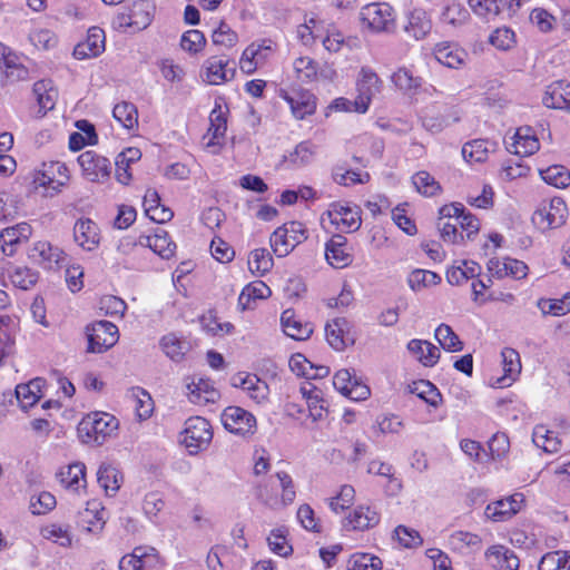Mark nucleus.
Returning a JSON list of instances; mask_svg holds the SVG:
<instances>
[{
	"label": "nucleus",
	"instance_id": "a878e982",
	"mask_svg": "<svg viewBox=\"0 0 570 570\" xmlns=\"http://www.w3.org/2000/svg\"><path fill=\"white\" fill-rule=\"evenodd\" d=\"M281 323L284 333L297 341L307 340L313 333V326L309 323H303L297 320L292 309H285L281 316Z\"/></svg>",
	"mask_w": 570,
	"mask_h": 570
},
{
	"label": "nucleus",
	"instance_id": "6e6d98bb",
	"mask_svg": "<svg viewBox=\"0 0 570 570\" xmlns=\"http://www.w3.org/2000/svg\"><path fill=\"white\" fill-rule=\"evenodd\" d=\"M538 306L543 314L566 315L570 312V293L559 299H540Z\"/></svg>",
	"mask_w": 570,
	"mask_h": 570
},
{
	"label": "nucleus",
	"instance_id": "393cba45",
	"mask_svg": "<svg viewBox=\"0 0 570 570\" xmlns=\"http://www.w3.org/2000/svg\"><path fill=\"white\" fill-rule=\"evenodd\" d=\"M542 101L548 108L570 110V83H552L548 87Z\"/></svg>",
	"mask_w": 570,
	"mask_h": 570
},
{
	"label": "nucleus",
	"instance_id": "20e7f679",
	"mask_svg": "<svg viewBox=\"0 0 570 570\" xmlns=\"http://www.w3.org/2000/svg\"><path fill=\"white\" fill-rule=\"evenodd\" d=\"M307 238V230L299 222H289L278 227L271 235V246L278 257L288 255L298 244Z\"/></svg>",
	"mask_w": 570,
	"mask_h": 570
},
{
	"label": "nucleus",
	"instance_id": "a19ab883",
	"mask_svg": "<svg viewBox=\"0 0 570 570\" xmlns=\"http://www.w3.org/2000/svg\"><path fill=\"white\" fill-rule=\"evenodd\" d=\"M490 146L493 144L484 139L469 141L462 147V156L470 163H483L488 158Z\"/></svg>",
	"mask_w": 570,
	"mask_h": 570
},
{
	"label": "nucleus",
	"instance_id": "2eb2a0df",
	"mask_svg": "<svg viewBox=\"0 0 570 570\" xmlns=\"http://www.w3.org/2000/svg\"><path fill=\"white\" fill-rule=\"evenodd\" d=\"M326 340L336 351H343L347 345L354 343L351 333L350 322L344 317L334 318L325 327Z\"/></svg>",
	"mask_w": 570,
	"mask_h": 570
},
{
	"label": "nucleus",
	"instance_id": "bf43d9fd",
	"mask_svg": "<svg viewBox=\"0 0 570 570\" xmlns=\"http://www.w3.org/2000/svg\"><path fill=\"white\" fill-rule=\"evenodd\" d=\"M394 85L404 92L416 90L421 86V79L414 77L406 68H400L392 76Z\"/></svg>",
	"mask_w": 570,
	"mask_h": 570
},
{
	"label": "nucleus",
	"instance_id": "37998d69",
	"mask_svg": "<svg viewBox=\"0 0 570 570\" xmlns=\"http://www.w3.org/2000/svg\"><path fill=\"white\" fill-rule=\"evenodd\" d=\"M541 178L549 185L564 188L570 185V171L561 165H553L540 170Z\"/></svg>",
	"mask_w": 570,
	"mask_h": 570
},
{
	"label": "nucleus",
	"instance_id": "774afa93",
	"mask_svg": "<svg viewBox=\"0 0 570 570\" xmlns=\"http://www.w3.org/2000/svg\"><path fill=\"white\" fill-rule=\"evenodd\" d=\"M566 551L546 553L538 566V570H566Z\"/></svg>",
	"mask_w": 570,
	"mask_h": 570
},
{
	"label": "nucleus",
	"instance_id": "e2e57ef3",
	"mask_svg": "<svg viewBox=\"0 0 570 570\" xmlns=\"http://www.w3.org/2000/svg\"><path fill=\"white\" fill-rule=\"evenodd\" d=\"M206 43L205 36L202 31L191 29L186 31L180 40V47L183 50L190 53L199 52Z\"/></svg>",
	"mask_w": 570,
	"mask_h": 570
},
{
	"label": "nucleus",
	"instance_id": "39448f33",
	"mask_svg": "<svg viewBox=\"0 0 570 570\" xmlns=\"http://www.w3.org/2000/svg\"><path fill=\"white\" fill-rule=\"evenodd\" d=\"M88 338L87 352L104 353L112 347L118 338V327L108 321H98L86 327Z\"/></svg>",
	"mask_w": 570,
	"mask_h": 570
},
{
	"label": "nucleus",
	"instance_id": "0e129e2a",
	"mask_svg": "<svg viewBox=\"0 0 570 570\" xmlns=\"http://www.w3.org/2000/svg\"><path fill=\"white\" fill-rule=\"evenodd\" d=\"M213 43L216 46H222L225 48L234 47L238 41V36L235 31L230 29V27L222 22L217 29L214 30L212 35Z\"/></svg>",
	"mask_w": 570,
	"mask_h": 570
},
{
	"label": "nucleus",
	"instance_id": "4c0bfd02",
	"mask_svg": "<svg viewBox=\"0 0 570 570\" xmlns=\"http://www.w3.org/2000/svg\"><path fill=\"white\" fill-rule=\"evenodd\" d=\"M532 441L538 448H542L548 453L558 452L561 445L557 433L548 430L544 425H537L534 428Z\"/></svg>",
	"mask_w": 570,
	"mask_h": 570
},
{
	"label": "nucleus",
	"instance_id": "1a4fd4ad",
	"mask_svg": "<svg viewBox=\"0 0 570 570\" xmlns=\"http://www.w3.org/2000/svg\"><path fill=\"white\" fill-rule=\"evenodd\" d=\"M29 258L45 269L61 267L66 254L58 247L47 240L36 242L29 250Z\"/></svg>",
	"mask_w": 570,
	"mask_h": 570
},
{
	"label": "nucleus",
	"instance_id": "de8ad7c7",
	"mask_svg": "<svg viewBox=\"0 0 570 570\" xmlns=\"http://www.w3.org/2000/svg\"><path fill=\"white\" fill-rule=\"evenodd\" d=\"M255 497L262 504H264L265 507H267L272 510L282 509V505L279 502V497L277 495L276 491L274 490V488L271 483V480H266L256 485Z\"/></svg>",
	"mask_w": 570,
	"mask_h": 570
},
{
	"label": "nucleus",
	"instance_id": "69168bd1",
	"mask_svg": "<svg viewBox=\"0 0 570 570\" xmlns=\"http://www.w3.org/2000/svg\"><path fill=\"white\" fill-rule=\"evenodd\" d=\"M468 3L474 13L485 17L488 14H499L503 0H468Z\"/></svg>",
	"mask_w": 570,
	"mask_h": 570
},
{
	"label": "nucleus",
	"instance_id": "a18cd8bd",
	"mask_svg": "<svg viewBox=\"0 0 570 570\" xmlns=\"http://www.w3.org/2000/svg\"><path fill=\"white\" fill-rule=\"evenodd\" d=\"M416 190L425 197H433L441 193L439 181L428 171L421 170L412 177Z\"/></svg>",
	"mask_w": 570,
	"mask_h": 570
},
{
	"label": "nucleus",
	"instance_id": "052dcab7",
	"mask_svg": "<svg viewBox=\"0 0 570 570\" xmlns=\"http://www.w3.org/2000/svg\"><path fill=\"white\" fill-rule=\"evenodd\" d=\"M267 542L271 550L281 557H287L293 552V548L288 544L285 530L283 529L273 530L267 538Z\"/></svg>",
	"mask_w": 570,
	"mask_h": 570
},
{
	"label": "nucleus",
	"instance_id": "4468645a",
	"mask_svg": "<svg viewBox=\"0 0 570 570\" xmlns=\"http://www.w3.org/2000/svg\"><path fill=\"white\" fill-rule=\"evenodd\" d=\"M523 501V494L514 493L509 498L488 504L485 515L494 522L505 521L521 510Z\"/></svg>",
	"mask_w": 570,
	"mask_h": 570
},
{
	"label": "nucleus",
	"instance_id": "cd10ccee",
	"mask_svg": "<svg viewBox=\"0 0 570 570\" xmlns=\"http://www.w3.org/2000/svg\"><path fill=\"white\" fill-rule=\"evenodd\" d=\"M332 222L342 224L348 230H357L361 226V217L357 207L352 208L342 204H333L328 212Z\"/></svg>",
	"mask_w": 570,
	"mask_h": 570
},
{
	"label": "nucleus",
	"instance_id": "680f3d73",
	"mask_svg": "<svg viewBox=\"0 0 570 570\" xmlns=\"http://www.w3.org/2000/svg\"><path fill=\"white\" fill-rule=\"evenodd\" d=\"M131 396L135 399V409L139 420L148 419L153 412L150 395L146 391L136 387L131 390Z\"/></svg>",
	"mask_w": 570,
	"mask_h": 570
},
{
	"label": "nucleus",
	"instance_id": "5701e85b",
	"mask_svg": "<svg viewBox=\"0 0 570 570\" xmlns=\"http://www.w3.org/2000/svg\"><path fill=\"white\" fill-rule=\"evenodd\" d=\"M448 546L454 552L468 554L481 549L482 539L476 533L459 530L449 535Z\"/></svg>",
	"mask_w": 570,
	"mask_h": 570
},
{
	"label": "nucleus",
	"instance_id": "2f4dec72",
	"mask_svg": "<svg viewBox=\"0 0 570 570\" xmlns=\"http://www.w3.org/2000/svg\"><path fill=\"white\" fill-rule=\"evenodd\" d=\"M227 129L226 112L222 106L217 105L209 115V128L207 135L210 139L207 142L208 147L219 145V139L224 138Z\"/></svg>",
	"mask_w": 570,
	"mask_h": 570
},
{
	"label": "nucleus",
	"instance_id": "ddd939ff",
	"mask_svg": "<svg viewBox=\"0 0 570 570\" xmlns=\"http://www.w3.org/2000/svg\"><path fill=\"white\" fill-rule=\"evenodd\" d=\"M325 257L334 268H344L352 264L353 255L348 248L347 238L336 234L325 245Z\"/></svg>",
	"mask_w": 570,
	"mask_h": 570
},
{
	"label": "nucleus",
	"instance_id": "f8f14e48",
	"mask_svg": "<svg viewBox=\"0 0 570 570\" xmlns=\"http://www.w3.org/2000/svg\"><path fill=\"white\" fill-rule=\"evenodd\" d=\"M232 385L240 387L257 404L264 403L268 400L269 386L256 374L238 373L232 377Z\"/></svg>",
	"mask_w": 570,
	"mask_h": 570
},
{
	"label": "nucleus",
	"instance_id": "8fccbe9b",
	"mask_svg": "<svg viewBox=\"0 0 570 570\" xmlns=\"http://www.w3.org/2000/svg\"><path fill=\"white\" fill-rule=\"evenodd\" d=\"M347 570H382V560L371 553H354L348 559Z\"/></svg>",
	"mask_w": 570,
	"mask_h": 570
},
{
	"label": "nucleus",
	"instance_id": "412c9836",
	"mask_svg": "<svg viewBox=\"0 0 570 570\" xmlns=\"http://www.w3.org/2000/svg\"><path fill=\"white\" fill-rule=\"evenodd\" d=\"M32 234V228L27 223H19L14 226L7 227L0 233L1 247L6 255L12 256L16 253V246L21 242H26Z\"/></svg>",
	"mask_w": 570,
	"mask_h": 570
},
{
	"label": "nucleus",
	"instance_id": "aec40b11",
	"mask_svg": "<svg viewBox=\"0 0 570 570\" xmlns=\"http://www.w3.org/2000/svg\"><path fill=\"white\" fill-rule=\"evenodd\" d=\"M105 49V32L98 27L88 30L87 39L78 43L73 49L77 59H86L99 56Z\"/></svg>",
	"mask_w": 570,
	"mask_h": 570
},
{
	"label": "nucleus",
	"instance_id": "c85d7f7f",
	"mask_svg": "<svg viewBox=\"0 0 570 570\" xmlns=\"http://www.w3.org/2000/svg\"><path fill=\"white\" fill-rule=\"evenodd\" d=\"M504 375L498 380L500 386H508L521 372L519 353L511 347H504L501 352Z\"/></svg>",
	"mask_w": 570,
	"mask_h": 570
},
{
	"label": "nucleus",
	"instance_id": "58836bf2",
	"mask_svg": "<svg viewBox=\"0 0 570 570\" xmlns=\"http://www.w3.org/2000/svg\"><path fill=\"white\" fill-rule=\"evenodd\" d=\"M9 278L14 287L27 291L37 284L39 274L27 266H14L9 269Z\"/></svg>",
	"mask_w": 570,
	"mask_h": 570
},
{
	"label": "nucleus",
	"instance_id": "13d9d810",
	"mask_svg": "<svg viewBox=\"0 0 570 570\" xmlns=\"http://www.w3.org/2000/svg\"><path fill=\"white\" fill-rule=\"evenodd\" d=\"M112 115L127 129H131L137 124V109L130 102L117 104L114 107Z\"/></svg>",
	"mask_w": 570,
	"mask_h": 570
},
{
	"label": "nucleus",
	"instance_id": "bb28decb",
	"mask_svg": "<svg viewBox=\"0 0 570 570\" xmlns=\"http://www.w3.org/2000/svg\"><path fill=\"white\" fill-rule=\"evenodd\" d=\"M407 350L424 366H434L440 358V350L429 341L411 340Z\"/></svg>",
	"mask_w": 570,
	"mask_h": 570
},
{
	"label": "nucleus",
	"instance_id": "f03ea898",
	"mask_svg": "<svg viewBox=\"0 0 570 570\" xmlns=\"http://www.w3.org/2000/svg\"><path fill=\"white\" fill-rule=\"evenodd\" d=\"M360 19L374 33H393L396 29L394 9L386 2H373L364 6Z\"/></svg>",
	"mask_w": 570,
	"mask_h": 570
},
{
	"label": "nucleus",
	"instance_id": "b1692460",
	"mask_svg": "<svg viewBox=\"0 0 570 570\" xmlns=\"http://www.w3.org/2000/svg\"><path fill=\"white\" fill-rule=\"evenodd\" d=\"M513 139L514 141L511 147L515 155L522 157L531 156L540 148L539 139L531 127H520L515 131Z\"/></svg>",
	"mask_w": 570,
	"mask_h": 570
},
{
	"label": "nucleus",
	"instance_id": "0eeeda50",
	"mask_svg": "<svg viewBox=\"0 0 570 570\" xmlns=\"http://www.w3.org/2000/svg\"><path fill=\"white\" fill-rule=\"evenodd\" d=\"M222 422L226 430L238 435L254 434L256 431L255 416L239 406H228L222 413Z\"/></svg>",
	"mask_w": 570,
	"mask_h": 570
},
{
	"label": "nucleus",
	"instance_id": "f3484780",
	"mask_svg": "<svg viewBox=\"0 0 570 570\" xmlns=\"http://www.w3.org/2000/svg\"><path fill=\"white\" fill-rule=\"evenodd\" d=\"M68 173L69 170L65 164L59 161L50 163L49 165H45V169L37 174L35 183L39 186H48L55 191H59L69 180Z\"/></svg>",
	"mask_w": 570,
	"mask_h": 570
},
{
	"label": "nucleus",
	"instance_id": "6ab92c4d",
	"mask_svg": "<svg viewBox=\"0 0 570 570\" xmlns=\"http://www.w3.org/2000/svg\"><path fill=\"white\" fill-rule=\"evenodd\" d=\"M73 239L85 250H94L100 242L98 225L89 218H80L73 226Z\"/></svg>",
	"mask_w": 570,
	"mask_h": 570
},
{
	"label": "nucleus",
	"instance_id": "c756f323",
	"mask_svg": "<svg viewBox=\"0 0 570 570\" xmlns=\"http://www.w3.org/2000/svg\"><path fill=\"white\" fill-rule=\"evenodd\" d=\"M60 483L67 489L78 491L80 487L86 485V466L81 462H76L61 469L57 473Z\"/></svg>",
	"mask_w": 570,
	"mask_h": 570
},
{
	"label": "nucleus",
	"instance_id": "3c124183",
	"mask_svg": "<svg viewBox=\"0 0 570 570\" xmlns=\"http://www.w3.org/2000/svg\"><path fill=\"white\" fill-rule=\"evenodd\" d=\"M440 282L441 277L436 273L425 269H415L407 277L409 286L413 291H420L424 287L436 285Z\"/></svg>",
	"mask_w": 570,
	"mask_h": 570
},
{
	"label": "nucleus",
	"instance_id": "603ef678",
	"mask_svg": "<svg viewBox=\"0 0 570 570\" xmlns=\"http://www.w3.org/2000/svg\"><path fill=\"white\" fill-rule=\"evenodd\" d=\"M287 100L291 105L293 115L297 119H303L305 116L312 115L315 111V98L309 92L303 94L298 99L289 97Z\"/></svg>",
	"mask_w": 570,
	"mask_h": 570
},
{
	"label": "nucleus",
	"instance_id": "f257e3e1",
	"mask_svg": "<svg viewBox=\"0 0 570 570\" xmlns=\"http://www.w3.org/2000/svg\"><path fill=\"white\" fill-rule=\"evenodd\" d=\"M118 420L106 412L88 414L79 423L78 431L85 443L101 445L118 429Z\"/></svg>",
	"mask_w": 570,
	"mask_h": 570
},
{
	"label": "nucleus",
	"instance_id": "4d7b16f0",
	"mask_svg": "<svg viewBox=\"0 0 570 570\" xmlns=\"http://www.w3.org/2000/svg\"><path fill=\"white\" fill-rule=\"evenodd\" d=\"M160 346L173 361H180L187 348V344L175 334L165 335L160 341Z\"/></svg>",
	"mask_w": 570,
	"mask_h": 570
},
{
	"label": "nucleus",
	"instance_id": "423d86ee",
	"mask_svg": "<svg viewBox=\"0 0 570 570\" xmlns=\"http://www.w3.org/2000/svg\"><path fill=\"white\" fill-rule=\"evenodd\" d=\"M568 217L566 202L560 197H554L548 205L537 209L532 215L533 224L541 230L558 228L562 226Z\"/></svg>",
	"mask_w": 570,
	"mask_h": 570
},
{
	"label": "nucleus",
	"instance_id": "dca6fc26",
	"mask_svg": "<svg viewBox=\"0 0 570 570\" xmlns=\"http://www.w3.org/2000/svg\"><path fill=\"white\" fill-rule=\"evenodd\" d=\"M433 55L438 62L453 69L465 65L469 57L468 52L459 45L448 41L436 43Z\"/></svg>",
	"mask_w": 570,
	"mask_h": 570
},
{
	"label": "nucleus",
	"instance_id": "c9c22d12",
	"mask_svg": "<svg viewBox=\"0 0 570 570\" xmlns=\"http://www.w3.org/2000/svg\"><path fill=\"white\" fill-rule=\"evenodd\" d=\"M41 379L30 381L28 384H19L16 387V396L23 410L35 405L40 399V387L42 385Z\"/></svg>",
	"mask_w": 570,
	"mask_h": 570
},
{
	"label": "nucleus",
	"instance_id": "09e8293b",
	"mask_svg": "<svg viewBox=\"0 0 570 570\" xmlns=\"http://www.w3.org/2000/svg\"><path fill=\"white\" fill-rule=\"evenodd\" d=\"M469 18V11L459 2L448 4L441 13V20L453 27L464 24Z\"/></svg>",
	"mask_w": 570,
	"mask_h": 570
},
{
	"label": "nucleus",
	"instance_id": "4be33fe9",
	"mask_svg": "<svg viewBox=\"0 0 570 570\" xmlns=\"http://www.w3.org/2000/svg\"><path fill=\"white\" fill-rule=\"evenodd\" d=\"M432 29V21L424 9L415 8L407 14L404 31L415 40L424 39Z\"/></svg>",
	"mask_w": 570,
	"mask_h": 570
},
{
	"label": "nucleus",
	"instance_id": "72a5a7b5",
	"mask_svg": "<svg viewBox=\"0 0 570 570\" xmlns=\"http://www.w3.org/2000/svg\"><path fill=\"white\" fill-rule=\"evenodd\" d=\"M380 521L379 514L370 507H357L348 517L346 527L352 530H365Z\"/></svg>",
	"mask_w": 570,
	"mask_h": 570
},
{
	"label": "nucleus",
	"instance_id": "f704fd0d",
	"mask_svg": "<svg viewBox=\"0 0 570 570\" xmlns=\"http://www.w3.org/2000/svg\"><path fill=\"white\" fill-rule=\"evenodd\" d=\"M97 480L107 494L114 495L120 488L122 476L115 466L101 464L97 472Z\"/></svg>",
	"mask_w": 570,
	"mask_h": 570
},
{
	"label": "nucleus",
	"instance_id": "338daca9",
	"mask_svg": "<svg viewBox=\"0 0 570 570\" xmlns=\"http://www.w3.org/2000/svg\"><path fill=\"white\" fill-rule=\"evenodd\" d=\"M56 498L50 492H41L37 498L30 500V510L32 514H45L56 507Z\"/></svg>",
	"mask_w": 570,
	"mask_h": 570
},
{
	"label": "nucleus",
	"instance_id": "ea45409f",
	"mask_svg": "<svg viewBox=\"0 0 570 570\" xmlns=\"http://www.w3.org/2000/svg\"><path fill=\"white\" fill-rule=\"evenodd\" d=\"M132 22V30L140 31L146 29L153 20L151 7L144 0H138L129 8Z\"/></svg>",
	"mask_w": 570,
	"mask_h": 570
},
{
	"label": "nucleus",
	"instance_id": "a211bd4d",
	"mask_svg": "<svg viewBox=\"0 0 570 570\" xmlns=\"http://www.w3.org/2000/svg\"><path fill=\"white\" fill-rule=\"evenodd\" d=\"M484 557L494 570H518L520 567V560L514 551L502 544L491 546Z\"/></svg>",
	"mask_w": 570,
	"mask_h": 570
},
{
	"label": "nucleus",
	"instance_id": "6e6552de",
	"mask_svg": "<svg viewBox=\"0 0 570 570\" xmlns=\"http://www.w3.org/2000/svg\"><path fill=\"white\" fill-rule=\"evenodd\" d=\"M78 163L83 176L94 183H101L109 178L111 163L108 158L98 155L94 150H87L78 157Z\"/></svg>",
	"mask_w": 570,
	"mask_h": 570
},
{
	"label": "nucleus",
	"instance_id": "79ce46f5",
	"mask_svg": "<svg viewBox=\"0 0 570 570\" xmlns=\"http://www.w3.org/2000/svg\"><path fill=\"white\" fill-rule=\"evenodd\" d=\"M33 94L37 98L40 110L46 112L53 109L57 98V90L50 86V81H37L33 85Z\"/></svg>",
	"mask_w": 570,
	"mask_h": 570
},
{
	"label": "nucleus",
	"instance_id": "9d476101",
	"mask_svg": "<svg viewBox=\"0 0 570 570\" xmlns=\"http://www.w3.org/2000/svg\"><path fill=\"white\" fill-rule=\"evenodd\" d=\"M361 78L357 81V97L353 105L358 112L368 109L372 98L380 92L381 80L377 75L367 68H362Z\"/></svg>",
	"mask_w": 570,
	"mask_h": 570
},
{
	"label": "nucleus",
	"instance_id": "c03bdc74",
	"mask_svg": "<svg viewBox=\"0 0 570 570\" xmlns=\"http://www.w3.org/2000/svg\"><path fill=\"white\" fill-rule=\"evenodd\" d=\"M434 336L440 345L448 352H459L463 350V343L454 333L451 326L441 324L436 327Z\"/></svg>",
	"mask_w": 570,
	"mask_h": 570
},
{
	"label": "nucleus",
	"instance_id": "9b49d317",
	"mask_svg": "<svg viewBox=\"0 0 570 570\" xmlns=\"http://www.w3.org/2000/svg\"><path fill=\"white\" fill-rule=\"evenodd\" d=\"M204 81L218 86L234 78L235 62L224 57L213 56L204 62Z\"/></svg>",
	"mask_w": 570,
	"mask_h": 570
},
{
	"label": "nucleus",
	"instance_id": "473e14b6",
	"mask_svg": "<svg viewBox=\"0 0 570 570\" xmlns=\"http://www.w3.org/2000/svg\"><path fill=\"white\" fill-rule=\"evenodd\" d=\"M146 245L166 259L173 257L176 250V244L169 239L168 233L161 228H158L154 235L146 237Z\"/></svg>",
	"mask_w": 570,
	"mask_h": 570
},
{
	"label": "nucleus",
	"instance_id": "e433bc0d",
	"mask_svg": "<svg viewBox=\"0 0 570 570\" xmlns=\"http://www.w3.org/2000/svg\"><path fill=\"white\" fill-rule=\"evenodd\" d=\"M0 68H3L6 80L9 83L30 79L29 70L18 62V58L16 56H3L2 66L0 65Z\"/></svg>",
	"mask_w": 570,
	"mask_h": 570
},
{
	"label": "nucleus",
	"instance_id": "5fc2aeb1",
	"mask_svg": "<svg viewBox=\"0 0 570 570\" xmlns=\"http://www.w3.org/2000/svg\"><path fill=\"white\" fill-rule=\"evenodd\" d=\"M275 476L277 478V480L279 482L281 490H282L281 495H278V497H279V502H281V505L283 509L287 505H291L295 501V498H296L295 485H294V481H293L292 476L285 471L276 472Z\"/></svg>",
	"mask_w": 570,
	"mask_h": 570
},
{
	"label": "nucleus",
	"instance_id": "864d4df0",
	"mask_svg": "<svg viewBox=\"0 0 570 570\" xmlns=\"http://www.w3.org/2000/svg\"><path fill=\"white\" fill-rule=\"evenodd\" d=\"M332 176L335 183L343 186L365 184L370 180V175L367 173L361 174L338 166L333 169Z\"/></svg>",
	"mask_w": 570,
	"mask_h": 570
},
{
	"label": "nucleus",
	"instance_id": "7ed1b4c3",
	"mask_svg": "<svg viewBox=\"0 0 570 570\" xmlns=\"http://www.w3.org/2000/svg\"><path fill=\"white\" fill-rule=\"evenodd\" d=\"M213 440V430L209 422L202 416H191L186 420L181 432V443L188 453L195 455L206 450Z\"/></svg>",
	"mask_w": 570,
	"mask_h": 570
},
{
	"label": "nucleus",
	"instance_id": "49530a36",
	"mask_svg": "<svg viewBox=\"0 0 570 570\" xmlns=\"http://www.w3.org/2000/svg\"><path fill=\"white\" fill-rule=\"evenodd\" d=\"M273 257L266 248H256L250 253L248 266L252 273L264 275L273 267Z\"/></svg>",
	"mask_w": 570,
	"mask_h": 570
},
{
	"label": "nucleus",
	"instance_id": "7c9ffc66",
	"mask_svg": "<svg viewBox=\"0 0 570 570\" xmlns=\"http://www.w3.org/2000/svg\"><path fill=\"white\" fill-rule=\"evenodd\" d=\"M188 397L190 402L196 404H204L213 402L217 396V391L213 387L210 382L206 379L199 377L187 384Z\"/></svg>",
	"mask_w": 570,
	"mask_h": 570
}]
</instances>
